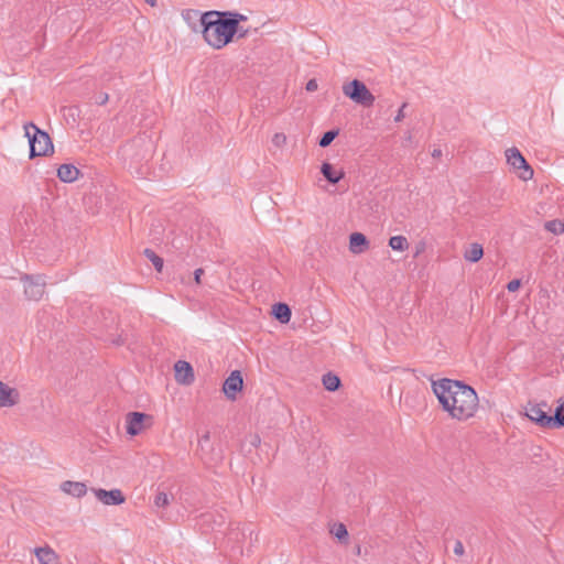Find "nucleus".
<instances>
[{
	"mask_svg": "<svg viewBox=\"0 0 564 564\" xmlns=\"http://www.w3.org/2000/svg\"><path fill=\"white\" fill-rule=\"evenodd\" d=\"M432 391L442 409L457 421H467L475 416L479 399L473 387L448 378L432 380Z\"/></svg>",
	"mask_w": 564,
	"mask_h": 564,
	"instance_id": "1",
	"label": "nucleus"
},
{
	"mask_svg": "<svg viewBox=\"0 0 564 564\" xmlns=\"http://www.w3.org/2000/svg\"><path fill=\"white\" fill-rule=\"evenodd\" d=\"M204 40L213 48L220 50L232 42L236 33L221 11H207L200 14Z\"/></svg>",
	"mask_w": 564,
	"mask_h": 564,
	"instance_id": "2",
	"label": "nucleus"
},
{
	"mask_svg": "<svg viewBox=\"0 0 564 564\" xmlns=\"http://www.w3.org/2000/svg\"><path fill=\"white\" fill-rule=\"evenodd\" d=\"M23 128L25 137L29 139L31 159L45 156L54 152V147L47 132L41 130L33 122H26Z\"/></svg>",
	"mask_w": 564,
	"mask_h": 564,
	"instance_id": "3",
	"label": "nucleus"
},
{
	"mask_svg": "<svg viewBox=\"0 0 564 564\" xmlns=\"http://www.w3.org/2000/svg\"><path fill=\"white\" fill-rule=\"evenodd\" d=\"M547 404L541 403V404H534L529 403L525 408V415L536 424H539L541 427L546 429H560L564 427V416H551L547 414V411L545 410Z\"/></svg>",
	"mask_w": 564,
	"mask_h": 564,
	"instance_id": "4",
	"label": "nucleus"
},
{
	"mask_svg": "<svg viewBox=\"0 0 564 564\" xmlns=\"http://www.w3.org/2000/svg\"><path fill=\"white\" fill-rule=\"evenodd\" d=\"M343 93L346 97L364 107H371L376 100L375 96L370 93L365 83L359 79H352L351 82L344 84Z\"/></svg>",
	"mask_w": 564,
	"mask_h": 564,
	"instance_id": "5",
	"label": "nucleus"
},
{
	"mask_svg": "<svg viewBox=\"0 0 564 564\" xmlns=\"http://www.w3.org/2000/svg\"><path fill=\"white\" fill-rule=\"evenodd\" d=\"M507 163L514 170H518V176L522 181H529L533 177V169L529 165L524 156L517 148H510L506 151Z\"/></svg>",
	"mask_w": 564,
	"mask_h": 564,
	"instance_id": "6",
	"label": "nucleus"
},
{
	"mask_svg": "<svg viewBox=\"0 0 564 564\" xmlns=\"http://www.w3.org/2000/svg\"><path fill=\"white\" fill-rule=\"evenodd\" d=\"M24 285V294L30 301H40L45 293V279L44 275L24 274L21 276Z\"/></svg>",
	"mask_w": 564,
	"mask_h": 564,
	"instance_id": "7",
	"label": "nucleus"
},
{
	"mask_svg": "<svg viewBox=\"0 0 564 564\" xmlns=\"http://www.w3.org/2000/svg\"><path fill=\"white\" fill-rule=\"evenodd\" d=\"M152 416L142 412H129L126 416L127 433L131 436H135L144 429V422H152Z\"/></svg>",
	"mask_w": 564,
	"mask_h": 564,
	"instance_id": "8",
	"label": "nucleus"
},
{
	"mask_svg": "<svg viewBox=\"0 0 564 564\" xmlns=\"http://www.w3.org/2000/svg\"><path fill=\"white\" fill-rule=\"evenodd\" d=\"M243 387V379L239 370H234L223 384V391L229 400H236L237 393Z\"/></svg>",
	"mask_w": 564,
	"mask_h": 564,
	"instance_id": "9",
	"label": "nucleus"
},
{
	"mask_svg": "<svg viewBox=\"0 0 564 564\" xmlns=\"http://www.w3.org/2000/svg\"><path fill=\"white\" fill-rule=\"evenodd\" d=\"M96 498L107 506H118L126 501V497L123 496L120 489H93Z\"/></svg>",
	"mask_w": 564,
	"mask_h": 564,
	"instance_id": "10",
	"label": "nucleus"
},
{
	"mask_svg": "<svg viewBox=\"0 0 564 564\" xmlns=\"http://www.w3.org/2000/svg\"><path fill=\"white\" fill-rule=\"evenodd\" d=\"M175 380L181 384H191L195 380L194 370L189 362L178 360L174 365Z\"/></svg>",
	"mask_w": 564,
	"mask_h": 564,
	"instance_id": "11",
	"label": "nucleus"
},
{
	"mask_svg": "<svg viewBox=\"0 0 564 564\" xmlns=\"http://www.w3.org/2000/svg\"><path fill=\"white\" fill-rule=\"evenodd\" d=\"M19 391L0 381V408L13 406L19 403Z\"/></svg>",
	"mask_w": 564,
	"mask_h": 564,
	"instance_id": "12",
	"label": "nucleus"
},
{
	"mask_svg": "<svg viewBox=\"0 0 564 564\" xmlns=\"http://www.w3.org/2000/svg\"><path fill=\"white\" fill-rule=\"evenodd\" d=\"M80 175V171L73 164H62L57 169V177L64 183H73Z\"/></svg>",
	"mask_w": 564,
	"mask_h": 564,
	"instance_id": "13",
	"label": "nucleus"
},
{
	"mask_svg": "<svg viewBox=\"0 0 564 564\" xmlns=\"http://www.w3.org/2000/svg\"><path fill=\"white\" fill-rule=\"evenodd\" d=\"M61 489L73 497L80 498L86 495L87 486L84 482L79 481H63L61 485Z\"/></svg>",
	"mask_w": 564,
	"mask_h": 564,
	"instance_id": "14",
	"label": "nucleus"
},
{
	"mask_svg": "<svg viewBox=\"0 0 564 564\" xmlns=\"http://www.w3.org/2000/svg\"><path fill=\"white\" fill-rule=\"evenodd\" d=\"M34 552L40 564H57L56 553L51 547H36Z\"/></svg>",
	"mask_w": 564,
	"mask_h": 564,
	"instance_id": "15",
	"label": "nucleus"
},
{
	"mask_svg": "<svg viewBox=\"0 0 564 564\" xmlns=\"http://www.w3.org/2000/svg\"><path fill=\"white\" fill-rule=\"evenodd\" d=\"M321 173L330 184H337L340 180L344 178L345 172L339 171L336 172L333 165L328 162H324L321 166Z\"/></svg>",
	"mask_w": 564,
	"mask_h": 564,
	"instance_id": "16",
	"label": "nucleus"
},
{
	"mask_svg": "<svg viewBox=\"0 0 564 564\" xmlns=\"http://www.w3.org/2000/svg\"><path fill=\"white\" fill-rule=\"evenodd\" d=\"M272 315L282 324L290 322L292 312L288 304L276 303L272 306Z\"/></svg>",
	"mask_w": 564,
	"mask_h": 564,
	"instance_id": "17",
	"label": "nucleus"
},
{
	"mask_svg": "<svg viewBox=\"0 0 564 564\" xmlns=\"http://www.w3.org/2000/svg\"><path fill=\"white\" fill-rule=\"evenodd\" d=\"M367 247H368V240L364 234L354 232L350 235L349 248H350L351 252L359 253Z\"/></svg>",
	"mask_w": 564,
	"mask_h": 564,
	"instance_id": "18",
	"label": "nucleus"
},
{
	"mask_svg": "<svg viewBox=\"0 0 564 564\" xmlns=\"http://www.w3.org/2000/svg\"><path fill=\"white\" fill-rule=\"evenodd\" d=\"M484 256V248L480 243H471L470 247L465 251L464 258L469 262H478Z\"/></svg>",
	"mask_w": 564,
	"mask_h": 564,
	"instance_id": "19",
	"label": "nucleus"
},
{
	"mask_svg": "<svg viewBox=\"0 0 564 564\" xmlns=\"http://www.w3.org/2000/svg\"><path fill=\"white\" fill-rule=\"evenodd\" d=\"M221 12H223V15L226 17V19L228 20V23L232 24L231 28L235 31V33L237 34V32L240 31V26H239L240 22L247 21V17L239 12H234V11H221Z\"/></svg>",
	"mask_w": 564,
	"mask_h": 564,
	"instance_id": "20",
	"label": "nucleus"
},
{
	"mask_svg": "<svg viewBox=\"0 0 564 564\" xmlns=\"http://www.w3.org/2000/svg\"><path fill=\"white\" fill-rule=\"evenodd\" d=\"M322 382L324 388L332 392L338 390L341 384L339 377L332 372H327L326 375H324Z\"/></svg>",
	"mask_w": 564,
	"mask_h": 564,
	"instance_id": "21",
	"label": "nucleus"
},
{
	"mask_svg": "<svg viewBox=\"0 0 564 564\" xmlns=\"http://www.w3.org/2000/svg\"><path fill=\"white\" fill-rule=\"evenodd\" d=\"M389 247L395 251H404L409 248V242L404 236H392L389 239Z\"/></svg>",
	"mask_w": 564,
	"mask_h": 564,
	"instance_id": "22",
	"label": "nucleus"
},
{
	"mask_svg": "<svg viewBox=\"0 0 564 564\" xmlns=\"http://www.w3.org/2000/svg\"><path fill=\"white\" fill-rule=\"evenodd\" d=\"M144 256L152 262L153 267L158 272H161L163 269V259L158 256L152 249H144Z\"/></svg>",
	"mask_w": 564,
	"mask_h": 564,
	"instance_id": "23",
	"label": "nucleus"
},
{
	"mask_svg": "<svg viewBox=\"0 0 564 564\" xmlns=\"http://www.w3.org/2000/svg\"><path fill=\"white\" fill-rule=\"evenodd\" d=\"M330 533L334 534L339 541L347 542L348 531L344 523H335L330 529Z\"/></svg>",
	"mask_w": 564,
	"mask_h": 564,
	"instance_id": "24",
	"label": "nucleus"
},
{
	"mask_svg": "<svg viewBox=\"0 0 564 564\" xmlns=\"http://www.w3.org/2000/svg\"><path fill=\"white\" fill-rule=\"evenodd\" d=\"M544 228L554 235H560L564 232V223L558 219L550 220L544 224Z\"/></svg>",
	"mask_w": 564,
	"mask_h": 564,
	"instance_id": "25",
	"label": "nucleus"
},
{
	"mask_svg": "<svg viewBox=\"0 0 564 564\" xmlns=\"http://www.w3.org/2000/svg\"><path fill=\"white\" fill-rule=\"evenodd\" d=\"M338 135V130H328L326 131L319 139L318 141V145L321 148H326L328 147L333 141L334 139Z\"/></svg>",
	"mask_w": 564,
	"mask_h": 564,
	"instance_id": "26",
	"label": "nucleus"
},
{
	"mask_svg": "<svg viewBox=\"0 0 564 564\" xmlns=\"http://www.w3.org/2000/svg\"><path fill=\"white\" fill-rule=\"evenodd\" d=\"M154 505L159 508H165L170 505V497L166 492L160 491L154 498Z\"/></svg>",
	"mask_w": 564,
	"mask_h": 564,
	"instance_id": "27",
	"label": "nucleus"
},
{
	"mask_svg": "<svg viewBox=\"0 0 564 564\" xmlns=\"http://www.w3.org/2000/svg\"><path fill=\"white\" fill-rule=\"evenodd\" d=\"M272 143L276 147V148H282L283 145H285L286 143V135L282 132H278L273 135L272 138Z\"/></svg>",
	"mask_w": 564,
	"mask_h": 564,
	"instance_id": "28",
	"label": "nucleus"
},
{
	"mask_svg": "<svg viewBox=\"0 0 564 564\" xmlns=\"http://www.w3.org/2000/svg\"><path fill=\"white\" fill-rule=\"evenodd\" d=\"M109 100V95L107 93H100L95 96V102L99 106L106 105Z\"/></svg>",
	"mask_w": 564,
	"mask_h": 564,
	"instance_id": "29",
	"label": "nucleus"
},
{
	"mask_svg": "<svg viewBox=\"0 0 564 564\" xmlns=\"http://www.w3.org/2000/svg\"><path fill=\"white\" fill-rule=\"evenodd\" d=\"M520 286H521V281L518 279H514V280H511L510 282H508L507 290L509 292H516L519 290Z\"/></svg>",
	"mask_w": 564,
	"mask_h": 564,
	"instance_id": "30",
	"label": "nucleus"
},
{
	"mask_svg": "<svg viewBox=\"0 0 564 564\" xmlns=\"http://www.w3.org/2000/svg\"><path fill=\"white\" fill-rule=\"evenodd\" d=\"M408 107V104L406 102H403L402 106L400 107L397 116L394 117V121L395 122H400L404 119L405 117V113H404V109Z\"/></svg>",
	"mask_w": 564,
	"mask_h": 564,
	"instance_id": "31",
	"label": "nucleus"
},
{
	"mask_svg": "<svg viewBox=\"0 0 564 564\" xmlns=\"http://www.w3.org/2000/svg\"><path fill=\"white\" fill-rule=\"evenodd\" d=\"M317 88H318V84H317V80H316V79H314V78H313V79H310V80L306 83L305 89H306L307 91H311V93H312V91L317 90Z\"/></svg>",
	"mask_w": 564,
	"mask_h": 564,
	"instance_id": "32",
	"label": "nucleus"
},
{
	"mask_svg": "<svg viewBox=\"0 0 564 564\" xmlns=\"http://www.w3.org/2000/svg\"><path fill=\"white\" fill-rule=\"evenodd\" d=\"M454 553L457 555V556H462L464 554V545L462 543V541L457 540L455 542V545H454Z\"/></svg>",
	"mask_w": 564,
	"mask_h": 564,
	"instance_id": "33",
	"label": "nucleus"
},
{
	"mask_svg": "<svg viewBox=\"0 0 564 564\" xmlns=\"http://www.w3.org/2000/svg\"><path fill=\"white\" fill-rule=\"evenodd\" d=\"M204 274V270L203 269H196L195 272H194V280L197 284H200V278L202 275Z\"/></svg>",
	"mask_w": 564,
	"mask_h": 564,
	"instance_id": "34",
	"label": "nucleus"
},
{
	"mask_svg": "<svg viewBox=\"0 0 564 564\" xmlns=\"http://www.w3.org/2000/svg\"><path fill=\"white\" fill-rule=\"evenodd\" d=\"M557 415L564 416V401L563 400H561L558 406L555 410V414L553 416H557Z\"/></svg>",
	"mask_w": 564,
	"mask_h": 564,
	"instance_id": "35",
	"label": "nucleus"
},
{
	"mask_svg": "<svg viewBox=\"0 0 564 564\" xmlns=\"http://www.w3.org/2000/svg\"><path fill=\"white\" fill-rule=\"evenodd\" d=\"M209 438H210V435H209V432H206L199 440V445H200V448L203 449V443H207L209 442Z\"/></svg>",
	"mask_w": 564,
	"mask_h": 564,
	"instance_id": "36",
	"label": "nucleus"
},
{
	"mask_svg": "<svg viewBox=\"0 0 564 564\" xmlns=\"http://www.w3.org/2000/svg\"><path fill=\"white\" fill-rule=\"evenodd\" d=\"M260 442H261V440H260L259 435L254 434L251 436V440H250L251 445L257 447L260 444Z\"/></svg>",
	"mask_w": 564,
	"mask_h": 564,
	"instance_id": "37",
	"label": "nucleus"
},
{
	"mask_svg": "<svg viewBox=\"0 0 564 564\" xmlns=\"http://www.w3.org/2000/svg\"><path fill=\"white\" fill-rule=\"evenodd\" d=\"M432 156H433L434 159H438V158H441V156H442V150H441V149H434V150L432 151Z\"/></svg>",
	"mask_w": 564,
	"mask_h": 564,
	"instance_id": "38",
	"label": "nucleus"
},
{
	"mask_svg": "<svg viewBox=\"0 0 564 564\" xmlns=\"http://www.w3.org/2000/svg\"><path fill=\"white\" fill-rule=\"evenodd\" d=\"M247 33H248V31L243 30L242 28H240V31L237 32L239 39L245 37L247 35Z\"/></svg>",
	"mask_w": 564,
	"mask_h": 564,
	"instance_id": "39",
	"label": "nucleus"
},
{
	"mask_svg": "<svg viewBox=\"0 0 564 564\" xmlns=\"http://www.w3.org/2000/svg\"><path fill=\"white\" fill-rule=\"evenodd\" d=\"M148 4H150L151 7H155L156 6V0H144Z\"/></svg>",
	"mask_w": 564,
	"mask_h": 564,
	"instance_id": "40",
	"label": "nucleus"
},
{
	"mask_svg": "<svg viewBox=\"0 0 564 564\" xmlns=\"http://www.w3.org/2000/svg\"><path fill=\"white\" fill-rule=\"evenodd\" d=\"M360 552H361V547H360V545H357L356 549H355V553L357 555H360Z\"/></svg>",
	"mask_w": 564,
	"mask_h": 564,
	"instance_id": "41",
	"label": "nucleus"
},
{
	"mask_svg": "<svg viewBox=\"0 0 564 564\" xmlns=\"http://www.w3.org/2000/svg\"><path fill=\"white\" fill-rule=\"evenodd\" d=\"M411 140H412V135H411V133H409V135L406 137V141L411 142Z\"/></svg>",
	"mask_w": 564,
	"mask_h": 564,
	"instance_id": "42",
	"label": "nucleus"
}]
</instances>
